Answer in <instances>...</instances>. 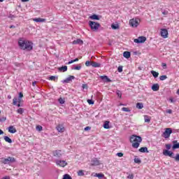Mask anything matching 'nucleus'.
I'll list each match as a JSON object with an SVG mask.
<instances>
[{"mask_svg": "<svg viewBox=\"0 0 179 179\" xmlns=\"http://www.w3.org/2000/svg\"><path fill=\"white\" fill-rule=\"evenodd\" d=\"M103 128L108 129L110 128V122L106 121L103 124Z\"/></svg>", "mask_w": 179, "mask_h": 179, "instance_id": "nucleus-27", "label": "nucleus"}, {"mask_svg": "<svg viewBox=\"0 0 179 179\" xmlns=\"http://www.w3.org/2000/svg\"><path fill=\"white\" fill-rule=\"evenodd\" d=\"M59 72H66L68 71V66H63L62 67L58 68Z\"/></svg>", "mask_w": 179, "mask_h": 179, "instance_id": "nucleus-20", "label": "nucleus"}, {"mask_svg": "<svg viewBox=\"0 0 179 179\" xmlns=\"http://www.w3.org/2000/svg\"><path fill=\"white\" fill-rule=\"evenodd\" d=\"M53 156H55V157H61V156H62V154H61V150L54 151Z\"/></svg>", "mask_w": 179, "mask_h": 179, "instance_id": "nucleus-15", "label": "nucleus"}, {"mask_svg": "<svg viewBox=\"0 0 179 179\" xmlns=\"http://www.w3.org/2000/svg\"><path fill=\"white\" fill-rule=\"evenodd\" d=\"M163 155L164 156H169V157H173V152L169 151V150H164Z\"/></svg>", "mask_w": 179, "mask_h": 179, "instance_id": "nucleus-11", "label": "nucleus"}, {"mask_svg": "<svg viewBox=\"0 0 179 179\" xmlns=\"http://www.w3.org/2000/svg\"><path fill=\"white\" fill-rule=\"evenodd\" d=\"M159 89H160V86L159 85V84H154V85L152 86V90L154 92H157V90H159Z\"/></svg>", "mask_w": 179, "mask_h": 179, "instance_id": "nucleus-18", "label": "nucleus"}, {"mask_svg": "<svg viewBox=\"0 0 179 179\" xmlns=\"http://www.w3.org/2000/svg\"><path fill=\"white\" fill-rule=\"evenodd\" d=\"M176 162H179V154H177L176 157H173Z\"/></svg>", "mask_w": 179, "mask_h": 179, "instance_id": "nucleus-48", "label": "nucleus"}, {"mask_svg": "<svg viewBox=\"0 0 179 179\" xmlns=\"http://www.w3.org/2000/svg\"><path fill=\"white\" fill-rule=\"evenodd\" d=\"M21 101H22V98H18V101H17V103H20Z\"/></svg>", "mask_w": 179, "mask_h": 179, "instance_id": "nucleus-62", "label": "nucleus"}, {"mask_svg": "<svg viewBox=\"0 0 179 179\" xmlns=\"http://www.w3.org/2000/svg\"><path fill=\"white\" fill-rule=\"evenodd\" d=\"M173 149H179V143H177V141H173Z\"/></svg>", "mask_w": 179, "mask_h": 179, "instance_id": "nucleus-26", "label": "nucleus"}, {"mask_svg": "<svg viewBox=\"0 0 179 179\" xmlns=\"http://www.w3.org/2000/svg\"><path fill=\"white\" fill-rule=\"evenodd\" d=\"M23 108H20L19 109H17V113H18V114H23Z\"/></svg>", "mask_w": 179, "mask_h": 179, "instance_id": "nucleus-39", "label": "nucleus"}, {"mask_svg": "<svg viewBox=\"0 0 179 179\" xmlns=\"http://www.w3.org/2000/svg\"><path fill=\"white\" fill-rule=\"evenodd\" d=\"M85 66H92V62L87 61V62H85Z\"/></svg>", "mask_w": 179, "mask_h": 179, "instance_id": "nucleus-45", "label": "nucleus"}, {"mask_svg": "<svg viewBox=\"0 0 179 179\" xmlns=\"http://www.w3.org/2000/svg\"><path fill=\"white\" fill-rule=\"evenodd\" d=\"M89 24L93 31H97V30H99V27H100V24L99 22L90 21Z\"/></svg>", "mask_w": 179, "mask_h": 179, "instance_id": "nucleus-5", "label": "nucleus"}, {"mask_svg": "<svg viewBox=\"0 0 179 179\" xmlns=\"http://www.w3.org/2000/svg\"><path fill=\"white\" fill-rule=\"evenodd\" d=\"M8 132H10V134L16 133V128H15V127L13 126H10L8 127Z\"/></svg>", "mask_w": 179, "mask_h": 179, "instance_id": "nucleus-17", "label": "nucleus"}, {"mask_svg": "<svg viewBox=\"0 0 179 179\" xmlns=\"http://www.w3.org/2000/svg\"><path fill=\"white\" fill-rule=\"evenodd\" d=\"M97 96L101 100L102 97H101V93L98 92L97 93Z\"/></svg>", "mask_w": 179, "mask_h": 179, "instance_id": "nucleus-58", "label": "nucleus"}, {"mask_svg": "<svg viewBox=\"0 0 179 179\" xmlns=\"http://www.w3.org/2000/svg\"><path fill=\"white\" fill-rule=\"evenodd\" d=\"M136 108H138V110H142V108H143V103H136Z\"/></svg>", "mask_w": 179, "mask_h": 179, "instance_id": "nucleus-29", "label": "nucleus"}, {"mask_svg": "<svg viewBox=\"0 0 179 179\" xmlns=\"http://www.w3.org/2000/svg\"><path fill=\"white\" fill-rule=\"evenodd\" d=\"M100 162L97 159H94L91 161L90 166H99Z\"/></svg>", "mask_w": 179, "mask_h": 179, "instance_id": "nucleus-13", "label": "nucleus"}, {"mask_svg": "<svg viewBox=\"0 0 179 179\" xmlns=\"http://www.w3.org/2000/svg\"><path fill=\"white\" fill-rule=\"evenodd\" d=\"M139 23H141V20L138 18H133L129 20V24L131 26V27H138V26H139Z\"/></svg>", "mask_w": 179, "mask_h": 179, "instance_id": "nucleus-6", "label": "nucleus"}, {"mask_svg": "<svg viewBox=\"0 0 179 179\" xmlns=\"http://www.w3.org/2000/svg\"><path fill=\"white\" fill-rule=\"evenodd\" d=\"M151 73H152V76H154V78H157L159 76V73H157L155 71H152Z\"/></svg>", "mask_w": 179, "mask_h": 179, "instance_id": "nucleus-33", "label": "nucleus"}, {"mask_svg": "<svg viewBox=\"0 0 179 179\" xmlns=\"http://www.w3.org/2000/svg\"><path fill=\"white\" fill-rule=\"evenodd\" d=\"M166 148L169 150L171 149V144H166Z\"/></svg>", "mask_w": 179, "mask_h": 179, "instance_id": "nucleus-49", "label": "nucleus"}, {"mask_svg": "<svg viewBox=\"0 0 179 179\" xmlns=\"http://www.w3.org/2000/svg\"><path fill=\"white\" fill-rule=\"evenodd\" d=\"M117 156H118V157H122V156H124V154L122 153V152H118V153L117 154Z\"/></svg>", "mask_w": 179, "mask_h": 179, "instance_id": "nucleus-52", "label": "nucleus"}, {"mask_svg": "<svg viewBox=\"0 0 179 179\" xmlns=\"http://www.w3.org/2000/svg\"><path fill=\"white\" fill-rule=\"evenodd\" d=\"M19 97L20 99H22V97H23V93L20 92Z\"/></svg>", "mask_w": 179, "mask_h": 179, "instance_id": "nucleus-60", "label": "nucleus"}, {"mask_svg": "<svg viewBox=\"0 0 179 179\" xmlns=\"http://www.w3.org/2000/svg\"><path fill=\"white\" fill-rule=\"evenodd\" d=\"M63 179H72V177H71V176L69 174H65L63 177Z\"/></svg>", "mask_w": 179, "mask_h": 179, "instance_id": "nucleus-37", "label": "nucleus"}, {"mask_svg": "<svg viewBox=\"0 0 179 179\" xmlns=\"http://www.w3.org/2000/svg\"><path fill=\"white\" fill-rule=\"evenodd\" d=\"M4 141H6V142H8V143H12V139L6 136H4Z\"/></svg>", "mask_w": 179, "mask_h": 179, "instance_id": "nucleus-31", "label": "nucleus"}, {"mask_svg": "<svg viewBox=\"0 0 179 179\" xmlns=\"http://www.w3.org/2000/svg\"><path fill=\"white\" fill-rule=\"evenodd\" d=\"M138 150L141 153H149V150H148V148H146V147H142Z\"/></svg>", "mask_w": 179, "mask_h": 179, "instance_id": "nucleus-21", "label": "nucleus"}, {"mask_svg": "<svg viewBox=\"0 0 179 179\" xmlns=\"http://www.w3.org/2000/svg\"><path fill=\"white\" fill-rule=\"evenodd\" d=\"M100 78L104 80V82H111V80L107 76H101Z\"/></svg>", "mask_w": 179, "mask_h": 179, "instance_id": "nucleus-19", "label": "nucleus"}, {"mask_svg": "<svg viewBox=\"0 0 179 179\" xmlns=\"http://www.w3.org/2000/svg\"><path fill=\"white\" fill-rule=\"evenodd\" d=\"M87 103L90 104H94V101L92 99H88Z\"/></svg>", "mask_w": 179, "mask_h": 179, "instance_id": "nucleus-47", "label": "nucleus"}, {"mask_svg": "<svg viewBox=\"0 0 179 179\" xmlns=\"http://www.w3.org/2000/svg\"><path fill=\"white\" fill-rule=\"evenodd\" d=\"M59 102L60 103V104H64L65 103V101L62 98H59Z\"/></svg>", "mask_w": 179, "mask_h": 179, "instance_id": "nucleus-46", "label": "nucleus"}, {"mask_svg": "<svg viewBox=\"0 0 179 179\" xmlns=\"http://www.w3.org/2000/svg\"><path fill=\"white\" fill-rule=\"evenodd\" d=\"M145 122H150V116L145 115L144 116Z\"/></svg>", "mask_w": 179, "mask_h": 179, "instance_id": "nucleus-30", "label": "nucleus"}, {"mask_svg": "<svg viewBox=\"0 0 179 179\" xmlns=\"http://www.w3.org/2000/svg\"><path fill=\"white\" fill-rule=\"evenodd\" d=\"M134 163H137L138 164H140L141 159H139V158H135L134 159Z\"/></svg>", "mask_w": 179, "mask_h": 179, "instance_id": "nucleus-43", "label": "nucleus"}, {"mask_svg": "<svg viewBox=\"0 0 179 179\" xmlns=\"http://www.w3.org/2000/svg\"><path fill=\"white\" fill-rule=\"evenodd\" d=\"M94 177H97L99 179L104 178V174H103V173H94Z\"/></svg>", "mask_w": 179, "mask_h": 179, "instance_id": "nucleus-24", "label": "nucleus"}, {"mask_svg": "<svg viewBox=\"0 0 179 179\" xmlns=\"http://www.w3.org/2000/svg\"><path fill=\"white\" fill-rule=\"evenodd\" d=\"M90 19H92V20H99V15H92L91 17H90Z\"/></svg>", "mask_w": 179, "mask_h": 179, "instance_id": "nucleus-28", "label": "nucleus"}, {"mask_svg": "<svg viewBox=\"0 0 179 179\" xmlns=\"http://www.w3.org/2000/svg\"><path fill=\"white\" fill-rule=\"evenodd\" d=\"M159 79L160 80H165V79H167V76H161Z\"/></svg>", "mask_w": 179, "mask_h": 179, "instance_id": "nucleus-41", "label": "nucleus"}, {"mask_svg": "<svg viewBox=\"0 0 179 179\" xmlns=\"http://www.w3.org/2000/svg\"><path fill=\"white\" fill-rule=\"evenodd\" d=\"M80 68H82L80 66H77L74 68V69H76V71H79Z\"/></svg>", "mask_w": 179, "mask_h": 179, "instance_id": "nucleus-57", "label": "nucleus"}, {"mask_svg": "<svg viewBox=\"0 0 179 179\" xmlns=\"http://www.w3.org/2000/svg\"><path fill=\"white\" fill-rule=\"evenodd\" d=\"M75 79V76H70L69 78H66L64 82V83H69V82H72Z\"/></svg>", "mask_w": 179, "mask_h": 179, "instance_id": "nucleus-14", "label": "nucleus"}, {"mask_svg": "<svg viewBox=\"0 0 179 179\" xmlns=\"http://www.w3.org/2000/svg\"><path fill=\"white\" fill-rule=\"evenodd\" d=\"M3 131L0 129V135H3Z\"/></svg>", "mask_w": 179, "mask_h": 179, "instance_id": "nucleus-64", "label": "nucleus"}, {"mask_svg": "<svg viewBox=\"0 0 179 179\" xmlns=\"http://www.w3.org/2000/svg\"><path fill=\"white\" fill-rule=\"evenodd\" d=\"M171 134H173V130H171V128H166L165 131L162 134V136L163 138L167 139L170 138V135H171Z\"/></svg>", "mask_w": 179, "mask_h": 179, "instance_id": "nucleus-7", "label": "nucleus"}, {"mask_svg": "<svg viewBox=\"0 0 179 179\" xmlns=\"http://www.w3.org/2000/svg\"><path fill=\"white\" fill-rule=\"evenodd\" d=\"M36 130L39 131H43V127L40 125L36 126Z\"/></svg>", "mask_w": 179, "mask_h": 179, "instance_id": "nucleus-42", "label": "nucleus"}, {"mask_svg": "<svg viewBox=\"0 0 179 179\" xmlns=\"http://www.w3.org/2000/svg\"><path fill=\"white\" fill-rule=\"evenodd\" d=\"M18 45L20 50H26L27 51H31L33 50V43L24 38H20L18 39Z\"/></svg>", "mask_w": 179, "mask_h": 179, "instance_id": "nucleus-1", "label": "nucleus"}, {"mask_svg": "<svg viewBox=\"0 0 179 179\" xmlns=\"http://www.w3.org/2000/svg\"><path fill=\"white\" fill-rule=\"evenodd\" d=\"M83 89H87V84H83Z\"/></svg>", "mask_w": 179, "mask_h": 179, "instance_id": "nucleus-55", "label": "nucleus"}, {"mask_svg": "<svg viewBox=\"0 0 179 179\" xmlns=\"http://www.w3.org/2000/svg\"><path fill=\"white\" fill-rule=\"evenodd\" d=\"M128 176H127V178H129V179H134V173H128Z\"/></svg>", "mask_w": 179, "mask_h": 179, "instance_id": "nucleus-40", "label": "nucleus"}, {"mask_svg": "<svg viewBox=\"0 0 179 179\" xmlns=\"http://www.w3.org/2000/svg\"><path fill=\"white\" fill-rule=\"evenodd\" d=\"M19 100V98L17 97H15L13 99V106H16L17 105V101Z\"/></svg>", "mask_w": 179, "mask_h": 179, "instance_id": "nucleus-32", "label": "nucleus"}, {"mask_svg": "<svg viewBox=\"0 0 179 179\" xmlns=\"http://www.w3.org/2000/svg\"><path fill=\"white\" fill-rule=\"evenodd\" d=\"M55 163L57 166H59L60 167H65V166L68 165V163L64 160H56Z\"/></svg>", "mask_w": 179, "mask_h": 179, "instance_id": "nucleus-8", "label": "nucleus"}, {"mask_svg": "<svg viewBox=\"0 0 179 179\" xmlns=\"http://www.w3.org/2000/svg\"><path fill=\"white\" fill-rule=\"evenodd\" d=\"M73 44H80V45H82V44H83V41L80 39H77L73 41Z\"/></svg>", "mask_w": 179, "mask_h": 179, "instance_id": "nucleus-23", "label": "nucleus"}, {"mask_svg": "<svg viewBox=\"0 0 179 179\" xmlns=\"http://www.w3.org/2000/svg\"><path fill=\"white\" fill-rule=\"evenodd\" d=\"M162 13H163L164 15H169V11H167V10H164V11L162 12Z\"/></svg>", "mask_w": 179, "mask_h": 179, "instance_id": "nucleus-59", "label": "nucleus"}, {"mask_svg": "<svg viewBox=\"0 0 179 179\" xmlns=\"http://www.w3.org/2000/svg\"><path fill=\"white\" fill-rule=\"evenodd\" d=\"M116 94L120 97V99H121V97L122 96V93L121 92V91L117 90Z\"/></svg>", "mask_w": 179, "mask_h": 179, "instance_id": "nucleus-36", "label": "nucleus"}, {"mask_svg": "<svg viewBox=\"0 0 179 179\" xmlns=\"http://www.w3.org/2000/svg\"><path fill=\"white\" fill-rule=\"evenodd\" d=\"M161 36L163 37V38H167V37H169V31H167L166 29H162Z\"/></svg>", "mask_w": 179, "mask_h": 179, "instance_id": "nucleus-10", "label": "nucleus"}, {"mask_svg": "<svg viewBox=\"0 0 179 179\" xmlns=\"http://www.w3.org/2000/svg\"><path fill=\"white\" fill-rule=\"evenodd\" d=\"M118 72H122V66H120L117 69Z\"/></svg>", "mask_w": 179, "mask_h": 179, "instance_id": "nucleus-53", "label": "nucleus"}, {"mask_svg": "<svg viewBox=\"0 0 179 179\" xmlns=\"http://www.w3.org/2000/svg\"><path fill=\"white\" fill-rule=\"evenodd\" d=\"M111 27H112V29H113L114 30H117V29H119L118 24H113L111 25Z\"/></svg>", "mask_w": 179, "mask_h": 179, "instance_id": "nucleus-35", "label": "nucleus"}, {"mask_svg": "<svg viewBox=\"0 0 179 179\" xmlns=\"http://www.w3.org/2000/svg\"><path fill=\"white\" fill-rule=\"evenodd\" d=\"M32 20L34 22H45V19L41 18V17H39V18H33Z\"/></svg>", "mask_w": 179, "mask_h": 179, "instance_id": "nucleus-22", "label": "nucleus"}, {"mask_svg": "<svg viewBox=\"0 0 179 179\" xmlns=\"http://www.w3.org/2000/svg\"><path fill=\"white\" fill-rule=\"evenodd\" d=\"M162 66L164 68V69H166L167 68V64L166 63H162Z\"/></svg>", "mask_w": 179, "mask_h": 179, "instance_id": "nucleus-51", "label": "nucleus"}, {"mask_svg": "<svg viewBox=\"0 0 179 179\" xmlns=\"http://www.w3.org/2000/svg\"><path fill=\"white\" fill-rule=\"evenodd\" d=\"M91 66H93L94 68H100V66H101V64L96 62H91Z\"/></svg>", "mask_w": 179, "mask_h": 179, "instance_id": "nucleus-16", "label": "nucleus"}, {"mask_svg": "<svg viewBox=\"0 0 179 179\" xmlns=\"http://www.w3.org/2000/svg\"><path fill=\"white\" fill-rule=\"evenodd\" d=\"M78 176H85V173H83V170H80V171L78 172Z\"/></svg>", "mask_w": 179, "mask_h": 179, "instance_id": "nucleus-44", "label": "nucleus"}, {"mask_svg": "<svg viewBox=\"0 0 179 179\" xmlns=\"http://www.w3.org/2000/svg\"><path fill=\"white\" fill-rule=\"evenodd\" d=\"M123 57H124V58H130L131 57V52H128V51H126V52H124L123 53Z\"/></svg>", "mask_w": 179, "mask_h": 179, "instance_id": "nucleus-25", "label": "nucleus"}, {"mask_svg": "<svg viewBox=\"0 0 179 179\" xmlns=\"http://www.w3.org/2000/svg\"><path fill=\"white\" fill-rule=\"evenodd\" d=\"M90 129H92V127H86L85 128V131H90Z\"/></svg>", "mask_w": 179, "mask_h": 179, "instance_id": "nucleus-56", "label": "nucleus"}, {"mask_svg": "<svg viewBox=\"0 0 179 179\" xmlns=\"http://www.w3.org/2000/svg\"><path fill=\"white\" fill-rule=\"evenodd\" d=\"M18 45L20 50H26L27 51H31L33 50V43L24 38H20L18 39Z\"/></svg>", "mask_w": 179, "mask_h": 179, "instance_id": "nucleus-2", "label": "nucleus"}, {"mask_svg": "<svg viewBox=\"0 0 179 179\" xmlns=\"http://www.w3.org/2000/svg\"><path fill=\"white\" fill-rule=\"evenodd\" d=\"M77 61H79V58H76L75 59L69 62L68 64L71 65V64H73V62H77Z\"/></svg>", "mask_w": 179, "mask_h": 179, "instance_id": "nucleus-34", "label": "nucleus"}, {"mask_svg": "<svg viewBox=\"0 0 179 179\" xmlns=\"http://www.w3.org/2000/svg\"><path fill=\"white\" fill-rule=\"evenodd\" d=\"M134 43H137L138 44L141 43H145L146 41V37L145 36H140L138 38H135L134 40Z\"/></svg>", "mask_w": 179, "mask_h": 179, "instance_id": "nucleus-9", "label": "nucleus"}, {"mask_svg": "<svg viewBox=\"0 0 179 179\" xmlns=\"http://www.w3.org/2000/svg\"><path fill=\"white\" fill-rule=\"evenodd\" d=\"M166 113L168 114H173V110L171 109H169L166 110Z\"/></svg>", "mask_w": 179, "mask_h": 179, "instance_id": "nucleus-50", "label": "nucleus"}, {"mask_svg": "<svg viewBox=\"0 0 179 179\" xmlns=\"http://www.w3.org/2000/svg\"><path fill=\"white\" fill-rule=\"evenodd\" d=\"M122 110L123 111H124L125 113H129V111H131V110L129 109V108H122Z\"/></svg>", "mask_w": 179, "mask_h": 179, "instance_id": "nucleus-38", "label": "nucleus"}, {"mask_svg": "<svg viewBox=\"0 0 179 179\" xmlns=\"http://www.w3.org/2000/svg\"><path fill=\"white\" fill-rule=\"evenodd\" d=\"M49 79H50V80H54V81H55V76H52L50 77Z\"/></svg>", "mask_w": 179, "mask_h": 179, "instance_id": "nucleus-54", "label": "nucleus"}, {"mask_svg": "<svg viewBox=\"0 0 179 179\" xmlns=\"http://www.w3.org/2000/svg\"><path fill=\"white\" fill-rule=\"evenodd\" d=\"M2 179H10V178L9 176H6V177L3 178Z\"/></svg>", "mask_w": 179, "mask_h": 179, "instance_id": "nucleus-63", "label": "nucleus"}, {"mask_svg": "<svg viewBox=\"0 0 179 179\" xmlns=\"http://www.w3.org/2000/svg\"><path fill=\"white\" fill-rule=\"evenodd\" d=\"M130 142L132 143V146L134 149H138L139 148V145H141V142H142V137L136 135H132L130 138Z\"/></svg>", "mask_w": 179, "mask_h": 179, "instance_id": "nucleus-3", "label": "nucleus"}, {"mask_svg": "<svg viewBox=\"0 0 179 179\" xmlns=\"http://www.w3.org/2000/svg\"><path fill=\"white\" fill-rule=\"evenodd\" d=\"M56 129H57V131H58V132H64L65 131V127H64V125H62V124H58L56 127Z\"/></svg>", "mask_w": 179, "mask_h": 179, "instance_id": "nucleus-12", "label": "nucleus"}, {"mask_svg": "<svg viewBox=\"0 0 179 179\" xmlns=\"http://www.w3.org/2000/svg\"><path fill=\"white\" fill-rule=\"evenodd\" d=\"M37 85V81H34L32 83V86H36Z\"/></svg>", "mask_w": 179, "mask_h": 179, "instance_id": "nucleus-61", "label": "nucleus"}, {"mask_svg": "<svg viewBox=\"0 0 179 179\" xmlns=\"http://www.w3.org/2000/svg\"><path fill=\"white\" fill-rule=\"evenodd\" d=\"M16 162L15 157H8V158H2L1 163L3 164H10V163Z\"/></svg>", "mask_w": 179, "mask_h": 179, "instance_id": "nucleus-4", "label": "nucleus"}]
</instances>
